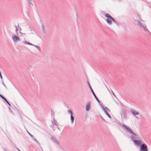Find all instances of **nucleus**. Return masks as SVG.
<instances>
[{
    "instance_id": "1",
    "label": "nucleus",
    "mask_w": 151,
    "mask_h": 151,
    "mask_svg": "<svg viewBox=\"0 0 151 151\" xmlns=\"http://www.w3.org/2000/svg\"><path fill=\"white\" fill-rule=\"evenodd\" d=\"M118 124L120 127H125V128L127 130V132H128L130 134H132L133 135L136 136V134L134 132H133L132 130H131V129L128 127L125 124H122L120 122L118 123Z\"/></svg>"
},
{
    "instance_id": "2",
    "label": "nucleus",
    "mask_w": 151,
    "mask_h": 151,
    "mask_svg": "<svg viewBox=\"0 0 151 151\" xmlns=\"http://www.w3.org/2000/svg\"><path fill=\"white\" fill-rule=\"evenodd\" d=\"M140 151H148L147 147L145 143L142 144L140 145Z\"/></svg>"
},
{
    "instance_id": "3",
    "label": "nucleus",
    "mask_w": 151,
    "mask_h": 151,
    "mask_svg": "<svg viewBox=\"0 0 151 151\" xmlns=\"http://www.w3.org/2000/svg\"><path fill=\"white\" fill-rule=\"evenodd\" d=\"M88 84L89 86V87L91 90V91L92 94H93V96H94L95 98L96 99V101L98 102L100 104V101L99 100V99L96 96V95L95 94V93L93 91V90L92 88H91L90 83H89L88 82Z\"/></svg>"
},
{
    "instance_id": "4",
    "label": "nucleus",
    "mask_w": 151,
    "mask_h": 151,
    "mask_svg": "<svg viewBox=\"0 0 151 151\" xmlns=\"http://www.w3.org/2000/svg\"><path fill=\"white\" fill-rule=\"evenodd\" d=\"M105 16L107 18L109 19H110L112 20V21L115 23H116V22L115 20L114 19L111 15H110L109 14H108V13L106 14H105Z\"/></svg>"
},
{
    "instance_id": "5",
    "label": "nucleus",
    "mask_w": 151,
    "mask_h": 151,
    "mask_svg": "<svg viewBox=\"0 0 151 151\" xmlns=\"http://www.w3.org/2000/svg\"><path fill=\"white\" fill-rule=\"evenodd\" d=\"M133 142L134 145L137 146H139L140 147V145H141L142 144V143L141 141L140 140H133Z\"/></svg>"
},
{
    "instance_id": "6",
    "label": "nucleus",
    "mask_w": 151,
    "mask_h": 151,
    "mask_svg": "<svg viewBox=\"0 0 151 151\" xmlns=\"http://www.w3.org/2000/svg\"><path fill=\"white\" fill-rule=\"evenodd\" d=\"M12 39L15 42H17L18 41H19L20 40V39L19 37H18L15 35H14L13 36Z\"/></svg>"
},
{
    "instance_id": "7",
    "label": "nucleus",
    "mask_w": 151,
    "mask_h": 151,
    "mask_svg": "<svg viewBox=\"0 0 151 151\" xmlns=\"http://www.w3.org/2000/svg\"><path fill=\"white\" fill-rule=\"evenodd\" d=\"M91 103L90 102H88L86 107V110L87 111H88L91 108Z\"/></svg>"
},
{
    "instance_id": "8",
    "label": "nucleus",
    "mask_w": 151,
    "mask_h": 151,
    "mask_svg": "<svg viewBox=\"0 0 151 151\" xmlns=\"http://www.w3.org/2000/svg\"><path fill=\"white\" fill-rule=\"evenodd\" d=\"M51 140L55 143L59 144V143L56 140V139L53 136H52L51 137Z\"/></svg>"
},
{
    "instance_id": "9",
    "label": "nucleus",
    "mask_w": 151,
    "mask_h": 151,
    "mask_svg": "<svg viewBox=\"0 0 151 151\" xmlns=\"http://www.w3.org/2000/svg\"><path fill=\"white\" fill-rule=\"evenodd\" d=\"M121 116L123 118L125 119L126 118L127 115L125 111H122L121 114Z\"/></svg>"
},
{
    "instance_id": "10",
    "label": "nucleus",
    "mask_w": 151,
    "mask_h": 151,
    "mask_svg": "<svg viewBox=\"0 0 151 151\" xmlns=\"http://www.w3.org/2000/svg\"><path fill=\"white\" fill-rule=\"evenodd\" d=\"M102 109H103L104 112L107 115V116L110 118H111V116H110V115L108 113V112L106 111V110H105L104 109V107L102 105L101 106Z\"/></svg>"
},
{
    "instance_id": "11",
    "label": "nucleus",
    "mask_w": 151,
    "mask_h": 151,
    "mask_svg": "<svg viewBox=\"0 0 151 151\" xmlns=\"http://www.w3.org/2000/svg\"><path fill=\"white\" fill-rule=\"evenodd\" d=\"M136 136L134 135V136L132 135L130 137V138H131V140H132V141L133 142L134 141L133 140H136V139H139L138 137H137V135L136 134Z\"/></svg>"
},
{
    "instance_id": "12",
    "label": "nucleus",
    "mask_w": 151,
    "mask_h": 151,
    "mask_svg": "<svg viewBox=\"0 0 151 151\" xmlns=\"http://www.w3.org/2000/svg\"><path fill=\"white\" fill-rule=\"evenodd\" d=\"M136 22L137 23L138 25L140 27H142V26H143L142 23L141 22L139 21L135 20L134 21V23H135Z\"/></svg>"
},
{
    "instance_id": "13",
    "label": "nucleus",
    "mask_w": 151,
    "mask_h": 151,
    "mask_svg": "<svg viewBox=\"0 0 151 151\" xmlns=\"http://www.w3.org/2000/svg\"><path fill=\"white\" fill-rule=\"evenodd\" d=\"M131 112L134 116L138 115L139 114V113L138 112L133 110H131Z\"/></svg>"
},
{
    "instance_id": "14",
    "label": "nucleus",
    "mask_w": 151,
    "mask_h": 151,
    "mask_svg": "<svg viewBox=\"0 0 151 151\" xmlns=\"http://www.w3.org/2000/svg\"><path fill=\"white\" fill-rule=\"evenodd\" d=\"M111 20H112L109 18L106 19V20L107 23L109 25H111L112 24Z\"/></svg>"
},
{
    "instance_id": "15",
    "label": "nucleus",
    "mask_w": 151,
    "mask_h": 151,
    "mask_svg": "<svg viewBox=\"0 0 151 151\" xmlns=\"http://www.w3.org/2000/svg\"><path fill=\"white\" fill-rule=\"evenodd\" d=\"M70 119L71 123H73V122L74 120V117L73 115H70Z\"/></svg>"
},
{
    "instance_id": "16",
    "label": "nucleus",
    "mask_w": 151,
    "mask_h": 151,
    "mask_svg": "<svg viewBox=\"0 0 151 151\" xmlns=\"http://www.w3.org/2000/svg\"><path fill=\"white\" fill-rule=\"evenodd\" d=\"M142 27L143 28L144 30L145 31H147L148 32H150L149 30L147 29L146 26L145 27L144 26H142Z\"/></svg>"
},
{
    "instance_id": "17",
    "label": "nucleus",
    "mask_w": 151,
    "mask_h": 151,
    "mask_svg": "<svg viewBox=\"0 0 151 151\" xmlns=\"http://www.w3.org/2000/svg\"><path fill=\"white\" fill-rule=\"evenodd\" d=\"M25 44H27V45H32V46L33 45V44L31 43H30L27 41H25L24 42V43Z\"/></svg>"
},
{
    "instance_id": "18",
    "label": "nucleus",
    "mask_w": 151,
    "mask_h": 151,
    "mask_svg": "<svg viewBox=\"0 0 151 151\" xmlns=\"http://www.w3.org/2000/svg\"><path fill=\"white\" fill-rule=\"evenodd\" d=\"M53 119H54V124H55V125L56 126H57V127H58V124L57 123V121L56 120H55V119H54V118H53Z\"/></svg>"
},
{
    "instance_id": "19",
    "label": "nucleus",
    "mask_w": 151,
    "mask_h": 151,
    "mask_svg": "<svg viewBox=\"0 0 151 151\" xmlns=\"http://www.w3.org/2000/svg\"><path fill=\"white\" fill-rule=\"evenodd\" d=\"M42 30H43V32L44 34H45V29L44 28V25L43 24H42Z\"/></svg>"
},
{
    "instance_id": "20",
    "label": "nucleus",
    "mask_w": 151,
    "mask_h": 151,
    "mask_svg": "<svg viewBox=\"0 0 151 151\" xmlns=\"http://www.w3.org/2000/svg\"><path fill=\"white\" fill-rule=\"evenodd\" d=\"M33 46H34V47H36L39 50H40H40L41 49H40V47H39V46L36 45H33Z\"/></svg>"
},
{
    "instance_id": "21",
    "label": "nucleus",
    "mask_w": 151,
    "mask_h": 151,
    "mask_svg": "<svg viewBox=\"0 0 151 151\" xmlns=\"http://www.w3.org/2000/svg\"><path fill=\"white\" fill-rule=\"evenodd\" d=\"M8 108H9V111H10V112L13 115H14V113L12 111V110H11V108H10V107H8Z\"/></svg>"
},
{
    "instance_id": "22",
    "label": "nucleus",
    "mask_w": 151,
    "mask_h": 151,
    "mask_svg": "<svg viewBox=\"0 0 151 151\" xmlns=\"http://www.w3.org/2000/svg\"><path fill=\"white\" fill-rule=\"evenodd\" d=\"M27 2L28 3L32 5H33V4L32 3V0H27Z\"/></svg>"
},
{
    "instance_id": "23",
    "label": "nucleus",
    "mask_w": 151,
    "mask_h": 151,
    "mask_svg": "<svg viewBox=\"0 0 151 151\" xmlns=\"http://www.w3.org/2000/svg\"><path fill=\"white\" fill-rule=\"evenodd\" d=\"M0 97L1 98L4 100L6 99V98L2 95L0 94Z\"/></svg>"
},
{
    "instance_id": "24",
    "label": "nucleus",
    "mask_w": 151,
    "mask_h": 151,
    "mask_svg": "<svg viewBox=\"0 0 151 151\" xmlns=\"http://www.w3.org/2000/svg\"><path fill=\"white\" fill-rule=\"evenodd\" d=\"M15 28H16V29H15V31H16V34L17 35H18V28L17 27V26H15Z\"/></svg>"
},
{
    "instance_id": "25",
    "label": "nucleus",
    "mask_w": 151,
    "mask_h": 151,
    "mask_svg": "<svg viewBox=\"0 0 151 151\" xmlns=\"http://www.w3.org/2000/svg\"><path fill=\"white\" fill-rule=\"evenodd\" d=\"M68 112L69 113H70V115L73 114V112H72V111H71V110H68Z\"/></svg>"
},
{
    "instance_id": "26",
    "label": "nucleus",
    "mask_w": 151,
    "mask_h": 151,
    "mask_svg": "<svg viewBox=\"0 0 151 151\" xmlns=\"http://www.w3.org/2000/svg\"><path fill=\"white\" fill-rule=\"evenodd\" d=\"M101 119H102L104 121V122H106V121L105 120V119H104L103 118V117H102V116H101Z\"/></svg>"
},
{
    "instance_id": "27",
    "label": "nucleus",
    "mask_w": 151,
    "mask_h": 151,
    "mask_svg": "<svg viewBox=\"0 0 151 151\" xmlns=\"http://www.w3.org/2000/svg\"><path fill=\"white\" fill-rule=\"evenodd\" d=\"M2 84L5 86V87L6 88V85H5L3 81Z\"/></svg>"
},
{
    "instance_id": "28",
    "label": "nucleus",
    "mask_w": 151,
    "mask_h": 151,
    "mask_svg": "<svg viewBox=\"0 0 151 151\" xmlns=\"http://www.w3.org/2000/svg\"><path fill=\"white\" fill-rule=\"evenodd\" d=\"M105 109H107L108 111H110V110H109V109H108L107 107H105Z\"/></svg>"
},
{
    "instance_id": "29",
    "label": "nucleus",
    "mask_w": 151,
    "mask_h": 151,
    "mask_svg": "<svg viewBox=\"0 0 151 151\" xmlns=\"http://www.w3.org/2000/svg\"><path fill=\"white\" fill-rule=\"evenodd\" d=\"M4 101H5L7 103L9 102L6 99H5Z\"/></svg>"
},
{
    "instance_id": "30",
    "label": "nucleus",
    "mask_w": 151,
    "mask_h": 151,
    "mask_svg": "<svg viewBox=\"0 0 151 151\" xmlns=\"http://www.w3.org/2000/svg\"><path fill=\"white\" fill-rule=\"evenodd\" d=\"M28 133L31 136V137H32L33 136L31 134H30L28 131H27Z\"/></svg>"
},
{
    "instance_id": "31",
    "label": "nucleus",
    "mask_w": 151,
    "mask_h": 151,
    "mask_svg": "<svg viewBox=\"0 0 151 151\" xmlns=\"http://www.w3.org/2000/svg\"><path fill=\"white\" fill-rule=\"evenodd\" d=\"M117 25H119V23L118 22H116V23H115Z\"/></svg>"
},
{
    "instance_id": "32",
    "label": "nucleus",
    "mask_w": 151,
    "mask_h": 151,
    "mask_svg": "<svg viewBox=\"0 0 151 151\" xmlns=\"http://www.w3.org/2000/svg\"><path fill=\"white\" fill-rule=\"evenodd\" d=\"M51 112H52V115H53L54 116V113H52V111H51Z\"/></svg>"
},
{
    "instance_id": "33",
    "label": "nucleus",
    "mask_w": 151,
    "mask_h": 151,
    "mask_svg": "<svg viewBox=\"0 0 151 151\" xmlns=\"http://www.w3.org/2000/svg\"><path fill=\"white\" fill-rule=\"evenodd\" d=\"M7 104L10 106H11V105L9 103V102H8V103Z\"/></svg>"
},
{
    "instance_id": "34",
    "label": "nucleus",
    "mask_w": 151,
    "mask_h": 151,
    "mask_svg": "<svg viewBox=\"0 0 151 151\" xmlns=\"http://www.w3.org/2000/svg\"><path fill=\"white\" fill-rule=\"evenodd\" d=\"M113 92V95H114V96L115 97H116V96H115V94H114V93H113V92Z\"/></svg>"
},
{
    "instance_id": "35",
    "label": "nucleus",
    "mask_w": 151,
    "mask_h": 151,
    "mask_svg": "<svg viewBox=\"0 0 151 151\" xmlns=\"http://www.w3.org/2000/svg\"><path fill=\"white\" fill-rule=\"evenodd\" d=\"M19 30V31H21L22 30L21 28H20Z\"/></svg>"
},
{
    "instance_id": "36",
    "label": "nucleus",
    "mask_w": 151,
    "mask_h": 151,
    "mask_svg": "<svg viewBox=\"0 0 151 151\" xmlns=\"http://www.w3.org/2000/svg\"><path fill=\"white\" fill-rule=\"evenodd\" d=\"M17 149L19 151H21L20 150H19L18 148H17Z\"/></svg>"
},
{
    "instance_id": "37",
    "label": "nucleus",
    "mask_w": 151,
    "mask_h": 151,
    "mask_svg": "<svg viewBox=\"0 0 151 151\" xmlns=\"http://www.w3.org/2000/svg\"><path fill=\"white\" fill-rule=\"evenodd\" d=\"M52 129H53V131H54L55 130H54V129H53V128L52 127Z\"/></svg>"
},
{
    "instance_id": "38",
    "label": "nucleus",
    "mask_w": 151,
    "mask_h": 151,
    "mask_svg": "<svg viewBox=\"0 0 151 151\" xmlns=\"http://www.w3.org/2000/svg\"><path fill=\"white\" fill-rule=\"evenodd\" d=\"M58 127V129H59V127Z\"/></svg>"
},
{
    "instance_id": "39",
    "label": "nucleus",
    "mask_w": 151,
    "mask_h": 151,
    "mask_svg": "<svg viewBox=\"0 0 151 151\" xmlns=\"http://www.w3.org/2000/svg\"><path fill=\"white\" fill-rule=\"evenodd\" d=\"M18 26L19 27V24H18Z\"/></svg>"
},
{
    "instance_id": "40",
    "label": "nucleus",
    "mask_w": 151,
    "mask_h": 151,
    "mask_svg": "<svg viewBox=\"0 0 151 151\" xmlns=\"http://www.w3.org/2000/svg\"><path fill=\"white\" fill-rule=\"evenodd\" d=\"M20 33H21V34L22 33H21L20 32Z\"/></svg>"
},
{
    "instance_id": "41",
    "label": "nucleus",
    "mask_w": 151,
    "mask_h": 151,
    "mask_svg": "<svg viewBox=\"0 0 151 151\" xmlns=\"http://www.w3.org/2000/svg\"><path fill=\"white\" fill-rule=\"evenodd\" d=\"M119 1H121V0H119Z\"/></svg>"
}]
</instances>
